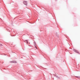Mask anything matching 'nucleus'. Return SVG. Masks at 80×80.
Instances as JSON below:
<instances>
[{
    "mask_svg": "<svg viewBox=\"0 0 80 80\" xmlns=\"http://www.w3.org/2000/svg\"><path fill=\"white\" fill-rule=\"evenodd\" d=\"M23 3L24 5H27V1H24L23 2Z\"/></svg>",
    "mask_w": 80,
    "mask_h": 80,
    "instance_id": "1",
    "label": "nucleus"
},
{
    "mask_svg": "<svg viewBox=\"0 0 80 80\" xmlns=\"http://www.w3.org/2000/svg\"><path fill=\"white\" fill-rule=\"evenodd\" d=\"M11 63H16V62L15 61H12L11 62Z\"/></svg>",
    "mask_w": 80,
    "mask_h": 80,
    "instance_id": "2",
    "label": "nucleus"
}]
</instances>
